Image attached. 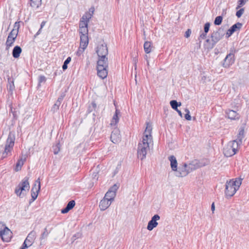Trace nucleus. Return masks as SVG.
<instances>
[{"label": "nucleus", "mask_w": 249, "mask_h": 249, "mask_svg": "<svg viewBox=\"0 0 249 249\" xmlns=\"http://www.w3.org/2000/svg\"><path fill=\"white\" fill-rule=\"evenodd\" d=\"M146 127L143 134L142 141L138 144L137 155L138 158L141 160L146 158L147 151L149 150V140L152 138V126L149 123H146Z\"/></svg>", "instance_id": "1"}, {"label": "nucleus", "mask_w": 249, "mask_h": 249, "mask_svg": "<svg viewBox=\"0 0 249 249\" xmlns=\"http://www.w3.org/2000/svg\"><path fill=\"white\" fill-rule=\"evenodd\" d=\"M242 179L241 178H236L227 181L225 190L226 197H231L235 194L242 184Z\"/></svg>", "instance_id": "2"}, {"label": "nucleus", "mask_w": 249, "mask_h": 249, "mask_svg": "<svg viewBox=\"0 0 249 249\" xmlns=\"http://www.w3.org/2000/svg\"><path fill=\"white\" fill-rule=\"evenodd\" d=\"M108 60L107 57H98L96 69L97 75L102 79L108 74Z\"/></svg>", "instance_id": "3"}, {"label": "nucleus", "mask_w": 249, "mask_h": 249, "mask_svg": "<svg viewBox=\"0 0 249 249\" xmlns=\"http://www.w3.org/2000/svg\"><path fill=\"white\" fill-rule=\"evenodd\" d=\"M200 167L197 160L192 161L188 165L186 163H184L183 165L179 166L177 169L176 176L179 177H183L187 176L189 173L192 170H196Z\"/></svg>", "instance_id": "4"}, {"label": "nucleus", "mask_w": 249, "mask_h": 249, "mask_svg": "<svg viewBox=\"0 0 249 249\" xmlns=\"http://www.w3.org/2000/svg\"><path fill=\"white\" fill-rule=\"evenodd\" d=\"M15 138L11 132L9 133L4 147V151L1 156V160L6 158L9 155H11L12 150L14 145Z\"/></svg>", "instance_id": "5"}, {"label": "nucleus", "mask_w": 249, "mask_h": 249, "mask_svg": "<svg viewBox=\"0 0 249 249\" xmlns=\"http://www.w3.org/2000/svg\"><path fill=\"white\" fill-rule=\"evenodd\" d=\"M225 34L224 29L220 27L216 31H213L211 35L212 43L210 47V49L214 47L215 44L221 40Z\"/></svg>", "instance_id": "6"}, {"label": "nucleus", "mask_w": 249, "mask_h": 249, "mask_svg": "<svg viewBox=\"0 0 249 249\" xmlns=\"http://www.w3.org/2000/svg\"><path fill=\"white\" fill-rule=\"evenodd\" d=\"M28 179V178H25L15 189V193L18 196L22 197L24 195L23 192L29 190L30 186Z\"/></svg>", "instance_id": "7"}, {"label": "nucleus", "mask_w": 249, "mask_h": 249, "mask_svg": "<svg viewBox=\"0 0 249 249\" xmlns=\"http://www.w3.org/2000/svg\"><path fill=\"white\" fill-rule=\"evenodd\" d=\"M237 144L234 142H230L227 146L224 148L223 153L227 157H230L236 154L237 151Z\"/></svg>", "instance_id": "8"}, {"label": "nucleus", "mask_w": 249, "mask_h": 249, "mask_svg": "<svg viewBox=\"0 0 249 249\" xmlns=\"http://www.w3.org/2000/svg\"><path fill=\"white\" fill-rule=\"evenodd\" d=\"M40 189V182L39 178L36 180L34 186L31 190L32 199L30 201V203L33 202L37 198L38 192Z\"/></svg>", "instance_id": "9"}, {"label": "nucleus", "mask_w": 249, "mask_h": 249, "mask_svg": "<svg viewBox=\"0 0 249 249\" xmlns=\"http://www.w3.org/2000/svg\"><path fill=\"white\" fill-rule=\"evenodd\" d=\"M12 237V232L9 229L4 227L3 230H1V239L3 241L8 242Z\"/></svg>", "instance_id": "10"}, {"label": "nucleus", "mask_w": 249, "mask_h": 249, "mask_svg": "<svg viewBox=\"0 0 249 249\" xmlns=\"http://www.w3.org/2000/svg\"><path fill=\"white\" fill-rule=\"evenodd\" d=\"M96 52L98 57H107L108 54V50L107 45L103 44L98 45Z\"/></svg>", "instance_id": "11"}, {"label": "nucleus", "mask_w": 249, "mask_h": 249, "mask_svg": "<svg viewBox=\"0 0 249 249\" xmlns=\"http://www.w3.org/2000/svg\"><path fill=\"white\" fill-rule=\"evenodd\" d=\"M111 141L114 143H118L121 141V135L119 130L115 128L112 131L110 137Z\"/></svg>", "instance_id": "12"}, {"label": "nucleus", "mask_w": 249, "mask_h": 249, "mask_svg": "<svg viewBox=\"0 0 249 249\" xmlns=\"http://www.w3.org/2000/svg\"><path fill=\"white\" fill-rule=\"evenodd\" d=\"M160 216L158 214L154 215L151 218V219L148 222L147 226V229L150 231H152L154 228H156L158 223L157 221L160 220Z\"/></svg>", "instance_id": "13"}, {"label": "nucleus", "mask_w": 249, "mask_h": 249, "mask_svg": "<svg viewBox=\"0 0 249 249\" xmlns=\"http://www.w3.org/2000/svg\"><path fill=\"white\" fill-rule=\"evenodd\" d=\"M234 55L233 53H230L227 54L224 60L223 66L224 68H228L234 62Z\"/></svg>", "instance_id": "14"}, {"label": "nucleus", "mask_w": 249, "mask_h": 249, "mask_svg": "<svg viewBox=\"0 0 249 249\" xmlns=\"http://www.w3.org/2000/svg\"><path fill=\"white\" fill-rule=\"evenodd\" d=\"M4 72L6 73V78L7 79L8 84H7V89L11 91V92L15 89V87L14 85V80L12 77H10L9 75V71H4Z\"/></svg>", "instance_id": "15"}, {"label": "nucleus", "mask_w": 249, "mask_h": 249, "mask_svg": "<svg viewBox=\"0 0 249 249\" xmlns=\"http://www.w3.org/2000/svg\"><path fill=\"white\" fill-rule=\"evenodd\" d=\"M89 44V37L88 35H80V48H82V51H84L87 48Z\"/></svg>", "instance_id": "16"}, {"label": "nucleus", "mask_w": 249, "mask_h": 249, "mask_svg": "<svg viewBox=\"0 0 249 249\" xmlns=\"http://www.w3.org/2000/svg\"><path fill=\"white\" fill-rule=\"evenodd\" d=\"M36 237V232L34 231H31L27 235L24 240L28 246H31L34 242Z\"/></svg>", "instance_id": "17"}, {"label": "nucleus", "mask_w": 249, "mask_h": 249, "mask_svg": "<svg viewBox=\"0 0 249 249\" xmlns=\"http://www.w3.org/2000/svg\"><path fill=\"white\" fill-rule=\"evenodd\" d=\"M90 19V15L89 14H84L79 22V28L88 27V23Z\"/></svg>", "instance_id": "18"}, {"label": "nucleus", "mask_w": 249, "mask_h": 249, "mask_svg": "<svg viewBox=\"0 0 249 249\" xmlns=\"http://www.w3.org/2000/svg\"><path fill=\"white\" fill-rule=\"evenodd\" d=\"M111 202L105 198H103L101 200L99 203V208L101 211H105L106 210L111 204Z\"/></svg>", "instance_id": "19"}, {"label": "nucleus", "mask_w": 249, "mask_h": 249, "mask_svg": "<svg viewBox=\"0 0 249 249\" xmlns=\"http://www.w3.org/2000/svg\"><path fill=\"white\" fill-rule=\"evenodd\" d=\"M226 113L228 118L231 120H236L239 118V114L236 112V111L233 110H226Z\"/></svg>", "instance_id": "20"}, {"label": "nucleus", "mask_w": 249, "mask_h": 249, "mask_svg": "<svg viewBox=\"0 0 249 249\" xmlns=\"http://www.w3.org/2000/svg\"><path fill=\"white\" fill-rule=\"evenodd\" d=\"M168 160L170 161L171 167L173 171H177L178 169V162L176 157L173 156H170L168 157Z\"/></svg>", "instance_id": "21"}, {"label": "nucleus", "mask_w": 249, "mask_h": 249, "mask_svg": "<svg viewBox=\"0 0 249 249\" xmlns=\"http://www.w3.org/2000/svg\"><path fill=\"white\" fill-rule=\"evenodd\" d=\"M120 114V111L119 109H116L115 114H114L112 121L110 123L111 126H115L119 122L118 115Z\"/></svg>", "instance_id": "22"}, {"label": "nucleus", "mask_w": 249, "mask_h": 249, "mask_svg": "<svg viewBox=\"0 0 249 249\" xmlns=\"http://www.w3.org/2000/svg\"><path fill=\"white\" fill-rule=\"evenodd\" d=\"M16 38V36H13L11 34L8 36L6 42L7 50H8L10 47L13 45Z\"/></svg>", "instance_id": "23"}, {"label": "nucleus", "mask_w": 249, "mask_h": 249, "mask_svg": "<svg viewBox=\"0 0 249 249\" xmlns=\"http://www.w3.org/2000/svg\"><path fill=\"white\" fill-rule=\"evenodd\" d=\"M21 52H22L21 48L19 46H15L14 48V49L13 50V52H12L13 56L15 58H18L20 56V54Z\"/></svg>", "instance_id": "24"}, {"label": "nucleus", "mask_w": 249, "mask_h": 249, "mask_svg": "<svg viewBox=\"0 0 249 249\" xmlns=\"http://www.w3.org/2000/svg\"><path fill=\"white\" fill-rule=\"evenodd\" d=\"M26 160L25 157H21L18 161V162L16 163V171H18L20 170L21 168V167L23 165L24 161Z\"/></svg>", "instance_id": "25"}, {"label": "nucleus", "mask_w": 249, "mask_h": 249, "mask_svg": "<svg viewBox=\"0 0 249 249\" xmlns=\"http://www.w3.org/2000/svg\"><path fill=\"white\" fill-rule=\"evenodd\" d=\"M115 196L116 194L114 192L108 191L105 194L104 198L112 202L114 200Z\"/></svg>", "instance_id": "26"}, {"label": "nucleus", "mask_w": 249, "mask_h": 249, "mask_svg": "<svg viewBox=\"0 0 249 249\" xmlns=\"http://www.w3.org/2000/svg\"><path fill=\"white\" fill-rule=\"evenodd\" d=\"M144 52L146 53H150L152 51V43L150 41H146L143 45Z\"/></svg>", "instance_id": "27"}, {"label": "nucleus", "mask_w": 249, "mask_h": 249, "mask_svg": "<svg viewBox=\"0 0 249 249\" xmlns=\"http://www.w3.org/2000/svg\"><path fill=\"white\" fill-rule=\"evenodd\" d=\"M41 4V0H31L30 5L34 9H37Z\"/></svg>", "instance_id": "28"}, {"label": "nucleus", "mask_w": 249, "mask_h": 249, "mask_svg": "<svg viewBox=\"0 0 249 249\" xmlns=\"http://www.w3.org/2000/svg\"><path fill=\"white\" fill-rule=\"evenodd\" d=\"M50 232L51 231H48L47 227L45 228L43 232L41 233L39 238L40 240L42 241L43 239H46L48 236Z\"/></svg>", "instance_id": "29"}, {"label": "nucleus", "mask_w": 249, "mask_h": 249, "mask_svg": "<svg viewBox=\"0 0 249 249\" xmlns=\"http://www.w3.org/2000/svg\"><path fill=\"white\" fill-rule=\"evenodd\" d=\"M170 104L172 107L173 109L174 110H177L178 107L181 106V103L180 102H178L176 100H172L170 102Z\"/></svg>", "instance_id": "30"}, {"label": "nucleus", "mask_w": 249, "mask_h": 249, "mask_svg": "<svg viewBox=\"0 0 249 249\" xmlns=\"http://www.w3.org/2000/svg\"><path fill=\"white\" fill-rule=\"evenodd\" d=\"M97 108L96 104L95 102H92L91 104L89 106L87 112L89 113L92 111L95 110Z\"/></svg>", "instance_id": "31"}, {"label": "nucleus", "mask_w": 249, "mask_h": 249, "mask_svg": "<svg viewBox=\"0 0 249 249\" xmlns=\"http://www.w3.org/2000/svg\"><path fill=\"white\" fill-rule=\"evenodd\" d=\"M60 143H57L55 145H54L53 146V150L54 154L56 155L57 154L59 151H60Z\"/></svg>", "instance_id": "32"}, {"label": "nucleus", "mask_w": 249, "mask_h": 249, "mask_svg": "<svg viewBox=\"0 0 249 249\" xmlns=\"http://www.w3.org/2000/svg\"><path fill=\"white\" fill-rule=\"evenodd\" d=\"M79 33L81 35H88V27L79 28Z\"/></svg>", "instance_id": "33"}, {"label": "nucleus", "mask_w": 249, "mask_h": 249, "mask_svg": "<svg viewBox=\"0 0 249 249\" xmlns=\"http://www.w3.org/2000/svg\"><path fill=\"white\" fill-rule=\"evenodd\" d=\"M223 20V18L222 16H217L215 18L214 20V24L215 25H219L221 24Z\"/></svg>", "instance_id": "34"}, {"label": "nucleus", "mask_w": 249, "mask_h": 249, "mask_svg": "<svg viewBox=\"0 0 249 249\" xmlns=\"http://www.w3.org/2000/svg\"><path fill=\"white\" fill-rule=\"evenodd\" d=\"M243 138L244 137H243L242 136H241L238 134L237 136V139L235 140L232 141V142H234L235 143H237V146H238L239 145L241 144L242 142V139H243Z\"/></svg>", "instance_id": "35"}, {"label": "nucleus", "mask_w": 249, "mask_h": 249, "mask_svg": "<svg viewBox=\"0 0 249 249\" xmlns=\"http://www.w3.org/2000/svg\"><path fill=\"white\" fill-rule=\"evenodd\" d=\"M71 61V57H68L64 61V64L62 66V69L63 70H65L68 68V64Z\"/></svg>", "instance_id": "36"}, {"label": "nucleus", "mask_w": 249, "mask_h": 249, "mask_svg": "<svg viewBox=\"0 0 249 249\" xmlns=\"http://www.w3.org/2000/svg\"><path fill=\"white\" fill-rule=\"evenodd\" d=\"M242 24L240 22H237L234 25H233L231 28L235 32L238 29L239 30L242 27Z\"/></svg>", "instance_id": "37"}, {"label": "nucleus", "mask_w": 249, "mask_h": 249, "mask_svg": "<svg viewBox=\"0 0 249 249\" xmlns=\"http://www.w3.org/2000/svg\"><path fill=\"white\" fill-rule=\"evenodd\" d=\"M249 0H238V5L236 8V9H238L244 5Z\"/></svg>", "instance_id": "38"}, {"label": "nucleus", "mask_w": 249, "mask_h": 249, "mask_svg": "<svg viewBox=\"0 0 249 249\" xmlns=\"http://www.w3.org/2000/svg\"><path fill=\"white\" fill-rule=\"evenodd\" d=\"M75 201L73 200H72L68 202V203L67 205V207L70 210H71L75 206Z\"/></svg>", "instance_id": "39"}, {"label": "nucleus", "mask_w": 249, "mask_h": 249, "mask_svg": "<svg viewBox=\"0 0 249 249\" xmlns=\"http://www.w3.org/2000/svg\"><path fill=\"white\" fill-rule=\"evenodd\" d=\"M46 23V21H43L41 22L40 29H39V30L37 31V32L36 34V35L34 36L35 37H36L37 36H38L41 33V30H42V28L45 25Z\"/></svg>", "instance_id": "40"}, {"label": "nucleus", "mask_w": 249, "mask_h": 249, "mask_svg": "<svg viewBox=\"0 0 249 249\" xmlns=\"http://www.w3.org/2000/svg\"><path fill=\"white\" fill-rule=\"evenodd\" d=\"M60 105H61L60 103H59V102H56L55 103L53 106V107L52 108V110L53 112L57 111L58 110L59 107L60 106Z\"/></svg>", "instance_id": "41"}, {"label": "nucleus", "mask_w": 249, "mask_h": 249, "mask_svg": "<svg viewBox=\"0 0 249 249\" xmlns=\"http://www.w3.org/2000/svg\"><path fill=\"white\" fill-rule=\"evenodd\" d=\"M185 112H186V114L185 115V118L188 121H190L191 120V116L190 115V111L188 108H185L184 109Z\"/></svg>", "instance_id": "42"}, {"label": "nucleus", "mask_w": 249, "mask_h": 249, "mask_svg": "<svg viewBox=\"0 0 249 249\" xmlns=\"http://www.w3.org/2000/svg\"><path fill=\"white\" fill-rule=\"evenodd\" d=\"M207 33H205L204 32L200 35V36L198 37V40H199V43H200L201 42V39H203L206 38V37L207 36Z\"/></svg>", "instance_id": "43"}, {"label": "nucleus", "mask_w": 249, "mask_h": 249, "mask_svg": "<svg viewBox=\"0 0 249 249\" xmlns=\"http://www.w3.org/2000/svg\"><path fill=\"white\" fill-rule=\"evenodd\" d=\"M244 12V8H241L238 11H237L236 13V16L238 18H240L241 16L243 15Z\"/></svg>", "instance_id": "44"}, {"label": "nucleus", "mask_w": 249, "mask_h": 249, "mask_svg": "<svg viewBox=\"0 0 249 249\" xmlns=\"http://www.w3.org/2000/svg\"><path fill=\"white\" fill-rule=\"evenodd\" d=\"M210 27V23L209 22L206 23L204 26V32L205 33H208L209 31Z\"/></svg>", "instance_id": "45"}, {"label": "nucleus", "mask_w": 249, "mask_h": 249, "mask_svg": "<svg viewBox=\"0 0 249 249\" xmlns=\"http://www.w3.org/2000/svg\"><path fill=\"white\" fill-rule=\"evenodd\" d=\"M234 32L231 28H230L226 33V37H229Z\"/></svg>", "instance_id": "46"}, {"label": "nucleus", "mask_w": 249, "mask_h": 249, "mask_svg": "<svg viewBox=\"0 0 249 249\" xmlns=\"http://www.w3.org/2000/svg\"><path fill=\"white\" fill-rule=\"evenodd\" d=\"M46 81V77L44 76L40 75V76H39V77H38V82H39V84L40 83H41L45 82Z\"/></svg>", "instance_id": "47"}, {"label": "nucleus", "mask_w": 249, "mask_h": 249, "mask_svg": "<svg viewBox=\"0 0 249 249\" xmlns=\"http://www.w3.org/2000/svg\"><path fill=\"white\" fill-rule=\"evenodd\" d=\"M94 11V8L93 7H91L89 9V11L88 12L85 13L84 14H89L90 15V18L92 17V15L93 14Z\"/></svg>", "instance_id": "48"}, {"label": "nucleus", "mask_w": 249, "mask_h": 249, "mask_svg": "<svg viewBox=\"0 0 249 249\" xmlns=\"http://www.w3.org/2000/svg\"><path fill=\"white\" fill-rule=\"evenodd\" d=\"M30 247H31V246H28V244L26 243V242L24 241V242H23V243L20 249H26L27 248H28Z\"/></svg>", "instance_id": "49"}, {"label": "nucleus", "mask_w": 249, "mask_h": 249, "mask_svg": "<svg viewBox=\"0 0 249 249\" xmlns=\"http://www.w3.org/2000/svg\"><path fill=\"white\" fill-rule=\"evenodd\" d=\"M64 96H65V94H63L61 95L58 98L57 100L56 101V102H59V103L61 104V102H62V100H63Z\"/></svg>", "instance_id": "50"}, {"label": "nucleus", "mask_w": 249, "mask_h": 249, "mask_svg": "<svg viewBox=\"0 0 249 249\" xmlns=\"http://www.w3.org/2000/svg\"><path fill=\"white\" fill-rule=\"evenodd\" d=\"M191 34V30L190 29H188L185 32V36L186 38L189 37L190 36Z\"/></svg>", "instance_id": "51"}, {"label": "nucleus", "mask_w": 249, "mask_h": 249, "mask_svg": "<svg viewBox=\"0 0 249 249\" xmlns=\"http://www.w3.org/2000/svg\"><path fill=\"white\" fill-rule=\"evenodd\" d=\"M118 189L117 186L116 185H113L111 188L108 190L109 191H113L116 193V192Z\"/></svg>", "instance_id": "52"}, {"label": "nucleus", "mask_w": 249, "mask_h": 249, "mask_svg": "<svg viewBox=\"0 0 249 249\" xmlns=\"http://www.w3.org/2000/svg\"><path fill=\"white\" fill-rule=\"evenodd\" d=\"M70 211L69 209L67 207V206L61 210V213H66Z\"/></svg>", "instance_id": "53"}, {"label": "nucleus", "mask_w": 249, "mask_h": 249, "mask_svg": "<svg viewBox=\"0 0 249 249\" xmlns=\"http://www.w3.org/2000/svg\"><path fill=\"white\" fill-rule=\"evenodd\" d=\"M244 129L243 128L240 129L238 135L244 137Z\"/></svg>", "instance_id": "54"}, {"label": "nucleus", "mask_w": 249, "mask_h": 249, "mask_svg": "<svg viewBox=\"0 0 249 249\" xmlns=\"http://www.w3.org/2000/svg\"><path fill=\"white\" fill-rule=\"evenodd\" d=\"M84 51H82V48H80V46L79 47V48L78 49V51L77 52V53L78 55H80Z\"/></svg>", "instance_id": "55"}, {"label": "nucleus", "mask_w": 249, "mask_h": 249, "mask_svg": "<svg viewBox=\"0 0 249 249\" xmlns=\"http://www.w3.org/2000/svg\"><path fill=\"white\" fill-rule=\"evenodd\" d=\"M19 27V22H16L15 23L14 28H17V29H18Z\"/></svg>", "instance_id": "56"}, {"label": "nucleus", "mask_w": 249, "mask_h": 249, "mask_svg": "<svg viewBox=\"0 0 249 249\" xmlns=\"http://www.w3.org/2000/svg\"><path fill=\"white\" fill-rule=\"evenodd\" d=\"M211 209H212V211L213 212V213L214 210H215V206H214V202H213L212 204V206H211Z\"/></svg>", "instance_id": "57"}, {"label": "nucleus", "mask_w": 249, "mask_h": 249, "mask_svg": "<svg viewBox=\"0 0 249 249\" xmlns=\"http://www.w3.org/2000/svg\"><path fill=\"white\" fill-rule=\"evenodd\" d=\"M176 111H177L178 112V113L179 115L182 117V114L181 113V111L179 110H178V109L177 110H176Z\"/></svg>", "instance_id": "58"}, {"label": "nucleus", "mask_w": 249, "mask_h": 249, "mask_svg": "<svg viewBox=\"0 0 249 249\" xmlns=\"http://www.w3.org/2000/svg\"><path fill=\"white\" fill-rule=\"evenodd\" d=\"M206 42H207V43H209V44H209V48H210V46H211V43H212V41H211L209 39H207L206 40Z\"/></svg>", "instance_id": "59"}, {"label": "nucleus", "mask_w": 249, "mask_h": 249, "mask_svg": "<svg viewBox=\"0 0 249 249\" xmlns=\"http://www.w3.org/2000/svg\"><path fill=\"white\" fill-rule=\"evenodd\" d=\"M226 14V10H223V12H222V15H223L224 14Z\"/></svg>", "instance_id": "60"}, {"label": "nucleus", "mask_w": 249, "mask_h": 249, "mask_svg": "<svg viewBox=\"0 0 249 249\" xmlns=\"http://www.w3.org/2000/svg\"><path fill=\"white\" fill-rule=\"evenodd\" d=\"M135 69H136V60H135Z\"/></svg>", "instance_id": "61"}, {"label": "nucleus", "mask_w": 249, "mask_h": 249, "mask_svg": "<svg viewBox=\"0 0 249 249\" xmlns=\"http://www.w3.org/2000/svg\"><path fill=\"white\" fill-rule=\"evenodd\" d=\"M93 115L94 116V117H95V116H96V115H95V113H93Z\"/></svg>", "instance_id": "62"}, {"label": "nucleus", "mask_w": 249, "mask_h": 249, "mask_svg": "<svg viewBox=\"0 0 249 249\" xmlns=\"http://www.w3.org/2000/svg\"><path fill=\"white\" fill-rule=\"evenodd\" d=\"M147 65H149V62L147 61Z\"/></svg>", "instance_id": "63"}, {"label": "nucleus", "mask_w": 249, "mask_h": 249, "mask_svg": "<svg viewBox=\"0 0 249 249\" xmlns=\"http://www.w3.org/2000/svg\"><path fill=\"white\" fill-rule=\"evenodd\" d=\"M96 176H97V175H96V174H95V176H94V177H96Z\"/></svg>", "instance_id": "64"}]
</instances>
